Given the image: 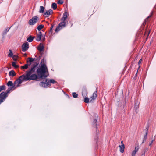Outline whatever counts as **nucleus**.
<instances>
[{"instance_id":"obj_1","label":"nucleus","mask_w":156,"mask_h":156,"mask_svg":"<svg viewBox=\"0 0 156 156\" xmlns=\"http://www.w3.org/2000/svg\"><path fill=\"white\" fill-rule=\"evenodd\" d=\"M37 65L38 64L37 63L34 65L30 70L27 71L25 75L27 81L28 80H35L38 78L36 74L31 75L32 73L35 71V68Z\"/></svg>"},{"instance_id":"obj_2","label":"nucleus","mask_w":156,"mask_h":156,"mask_svg":"<svg viewBox=\"0 0 156 156\" xmlns=\"http://www.w3.org/2000/svg\"><path fill=\"white\" fill-rule=\"evenodd\" d=\"M47 70L46 66L44 63L41 64L40 68L37 69V72L40 78H45L47 76L45 74Z\"/></svg>"},{"instance_id":"obj_3","label":"nucleus","mask_w":156,"mask_h":156,"mask_svg":"<svg viewBox=\"0 0 156 156\" xmlns=\"http://www.w3.org/2000/svg\"><path fill=\"white\" fill-rule=\"evenodd\" d=\"M23 81H27L24 74L20 76L18 79L15 81L14 83V85L12 87L14 88V89L16 88L19 86L20 84H21Z\"/></svg>"},{"instance_id":"obj_4","label":"nucleus","mask_w":156,"mask_h":156,"mask_svg":"<svg viewBox=\"0 0 156 156\" xmlns=\"http://www.w3.org/2000/svg\"><path fill=\"white\" fill-rule=\"evenodd\" d=\"M13 87H9L6 90L5 92H2L0 94V104L4 101L5 98L8 96V94Z\"/></svg>"},{"instance_id":"obj_5","label":"nucleus","mask_w":156,"mask_h":156,"mask_svg":"<svg viewBox=\"0 0 156 156\" xmlns=\"http://www.w3.org/2000/svg\"><path fill=\"white\" fill-rule=\"evenodd\" d=\"M39 20V18L37 16H34L30 20L29 22V24L30 25H33Z\"/></svg>"},{"instance_id":"obj_6","label":"nucleus","mask_w":156,"mask_h":156,"mask_svg":"<svg viewBox=\"0 0 156 156\" xmlns=\"http://www.w3.org/2000/svg\"><path fill=\"white\" fill-rule=\"evenodd\" d=\"M40 85L42 87H47L50 86L48 79H46L45 82H42L40 83Z\"/></svg>"},{"instance_id":"obj_7","label":"nucleus","mask_w":156,"mask_h":156,"mask_svg":"<svg viewBox=\"0 0 156 156\" xmlns=\"http://www.w3.org/2000/svg\"><path fill=\"white\" fill-rule=\"evenodd\" d=\"M29 48V44L27 42L24 43L22 46V49L23 51L27 50Z\"/></svg>"},{"instance_id":"obj_8","label":"nucleus","mask_w":156,"mask_h":156,"mask_svg":"<svg viewBox=\"0 0 156 156\" xmlns=\"http://www.w3.org/2000/svg\"><path fill=\"white\" fill-rule=\"evenodd\" d=\"M139 148V146H138L135 147L134 150L132 152V156H135L136 153L138 151Z\"/></svg>"},{"instance_id":"obj_9","label":"nucleus","mask_w":156,"mask_h":156,"mask_svg":"<svg viewBox=\"0 0 156 156\" xmlns=\"http://www.w3.org/2000/svg\"><path fill=\"white\" fill-rule=\"evenodd\" d=\"M68 13L66 12L63 14V16L62 19V21H65L67 19Z\"/></svg>"},{"instance_id":"obj_10","label":"nucleus","mask_w":156,"mask_h":156,"mask_svg":"<svg viewBox=\"0 0 156 156\" xmlns=\"http://www.w3.org/2000/svg\"><path fill=\"white\" fill-rule=\"evenodd\" d=\"M42 36V34L41 32H39V34H38L36 37V40L37 41H39L41 40Z\"/></svg>"},{"instance_id":"obj_11","label":"nucleus","mask_w":156,"mask_h":156,"mask_svg":"<svg viewBox=\"0 0 156 156\" xmlns=\"http://www.w3.org/2000/svg\"><path fill=\"white\" fill-rule=\"evenodd\" d=\"M119 147L120 148V152L122 153H123L125 148L124 144H122V145H120L119 146Z\"/></svg>"},{"instance_id":"obj_12","label":"nucleus","mask_w":156,"mask_h":156,"mask_svg":"<svg viewBox=\"0 0 156 156\" xmlns=\"http://www.w3.org/2000/svg\"><path fill=\"white\" fill-rule=\"evenodd\" d=\"M146 133L144 135L142 143H144V142H145L146 141L147 138L148 129L146 128Z\"/></svg>"},{"instance_id":"obj_13","label":"nucleus","mask_w":156,"mask_h":156,"mask_svg":"<svg viewBox=\"0 0 156 156\" xmlns=\"http://www.w3.org/2000/svg\"><path fill=\"white\" fill-rule=\"evenodd\" d=\"M97 91H95L93 94L92 96L91 97V98H92V99L90 100V102L92 100L95 99L97 97Z\"/></svg>"},{"instance_id":"obj_14","label":"nucleus","mask_w":156,"mask_h":156,"mask_svg":"<svg viewBox=\"0 0 156 156\" xmlns=\"http://www.w3.org/2000/svg\"><path fill=\"white\" fill-rule=\"evenodd\" d=\"M16 74L15 71L13 70L10 71L9 73V76H15Z\"/></svg>"},{"instance_id":"obj_15","label":"nucleus","mask_w":156,"mask_h":156,"mask_svg":"<svg viewBox=\"0 0 156 156\" xmlns=\"http://www.w3.org/2000/svg\"><path fill=\"white\" fill-rule=\"evenodd\" d=\"M44 49V46L43 45V44H42L41 43L40 44V45L38 47V50L39 51H41L43 50Z\"/></svg>"},{"instance_id":"obj_16","label":"nucleus","mask_w":156,"mask_h":156,"mask_svg":"<svg viewBox=\"0 0 156 156\" xmlns=\"http://www.w3.org/2000/svg\"><path fill=\"white\" fill-rule=\"evenodd\" d=\"M62 22H61L59 24V26L61 27V28L65 27V26L66 22L65 21H62Z\"/></svg>"},{"instance_id":"obj_17","label":"nucleus","mask_w":156,"mask_h":156,"mask_svg":"<svg viewBox=\"0 0 156 156\" xmlns=\"http://www.w3.org/2000/svg\"><path fill=\"white\" fill-rule=\"evenodd\" d=\"M155 141V136H152L151 139L150 141L149 144V145L151 146L152 143L154 142Z\"/></svg>"},{"instance_id":"obj_18","label":"nucleus","mask_w":156,"mask_h":156,"mask_svg":"<svg viewBox=\"0 0 156 156\" xmlns=\"http://www.w3.org/2000/svg\"><path fill=\"white\" fill-rule=\"evenodd\" d=\"M34 38V37H32V36H30L27 39V41L29 42H31Z\"/></svg>"},{"instance_id":"obj_19","label":"nucleus","mask_w":156,"mask_h":156,"mask_svg":"<svg viewBox=\"0 0 156 156\" xmlns=\"http://www.w3.org/2000/svg\"><path fill=\"white\" fill-rule=\"evenodd\" d=\"M44 9L45 8L43 6H40V9L39 12L40 13H43L44 11Z\"/></svg>"},{"instance_id":"obj_20","label":"nucleus","mask_w":156,"mask_h":156,"mask_svg":"<svg viewBox=\"0 0 156 156\" xmlns=\"http://www.w3.org/2000/svg\"><path fill=\"white\" fill-rule=\"evenodd\" d=\"M7 85L8 86L13 87L14 85V83L13 84V83L12 81H9L7 83Z\"/></svg>"},{"instance_id":"obj_21","label":"nucleus","mask_w":156,"mask_h":156,"mask_svg":"<svg viewBox=\"0 0 156 156\" xmlns=\"http://www.w3.org/2000/svg\"><path fill=\"white\" fill-rule=\"evenodd\" d=\"M51 7L54 10H55L57 8V5L55 3H53L51 5Z\"/></svg>"},{"instance_id":"obj_22","label":"nucleus","mask_w":156,"mask_h":156,"mask_svg":"<svg viewBox=\"0 0 156 156\" xmlns=\"http://www.w3.org/2000/svg\"><path fill=\"white\" fill-rule=\"evenodd\" d=\"M48 82L50 84V85L51 83H56V81H55L54 79H48Z\"/></svg>"},{"instance_id":"obj_23","label":"nucleus","mask_w":156,"mask_h":156,"mask_svg":"<svg viewBox=\"0 0 156 156\" xmlns=\"http://www.w3.org/2000/svg\"><path fill=\"white\" fill-rule=\"evenodd\" d=\"M50 15L48 11H46L44 14V16L46 17H48Z\"/></svg>"},{"instance_id":"obj_24","label":"nucleus","mask_w":156,"mask_h":156,"mask_svg":"<svg viewBox=\"0 0 156 156\" xmlns=\"http://www.w3.org/2000/svg\"><path fill=\"white\" fill-rule=\"evenodd\" d=\"M44 27V26L43 25H40L37 27V29L39 31H40Z\"/></svg>"},{"instance_id":"obj_25","label":"nucleus","mask_w":156,"mask_h":156,"mask_svg":"<svg viewBox=\"0 0 156 156\" xmlns=\"http://www.w3.org/2000/svg\"><path fill=\"white\" fill-rule=\"evenodd\" d=\"M87 94V91L86 90H83L82 93V95L83 97H85Z\"/></svg>"},{"instance_id":"obj_26","label":"nucleus","mask_w":156,"mask_h":156,"mask_svg":"<svg viewBox=\"0 0 156 156\" xmlns=\"http://www.w3.org/2000/svg\"><path fill=\"white\" fill-rule=\"evenodd\" d=\"M5 89V85H2L0 86V92L3 90Z\"/></svg>"},{"instance_id":"obj_27","label":"nucleus","mask_w":156,"mask_h":156,"mask_svg":"<svg viewBox=\"0 0 156 156\" xmlns=\"http://www.w3.org/2000/svg\"><path fill=\"white\" fill-rule=\"evenodd\" d=\"M61 29V27L58 25L56 27L55 30V31L56 32H58Z\"/></svg>"},{"instance_id":"obj_28","label":"nucleus","mask_w":156,"mask_h":156,"mask_svg":"<svg viewBox=\"0 0 156 156\" xmlns=\"http://www.w3.org/2000/svg\"><path fill=\"white\" fill-rule=\"evenodd\" d=\"M9 53L8 55V56L9 57H11L13 55V53L12 50L10 49L9 50Z\"/></svg>"},{"instance_id":"obj_29","label":"nucleus","mask_w":156,"mask_h":156,"mask_svg":"<svg viewBox=\"0 0 156 156\" xmlns=\"http://www.w3.org/2000/svg\"><path fill=\"white\" fill-rule=\"evenodd\" d=\"M12 66L15 68H17L18 67V66L16 65V63L14 62H13L12 63Z\"/></svg>"},{"instance_id":"obj_30","label":"nucleus","mask_w":156,"mask_h":156,"mask_svg":"<svg viewBox=\"0 0 156 156\" xmlns=\"http://www.w3.org/2000/svg\"><path fill=\"white\" fill-rule=\"evenodd\" d=\"M9 30V28L8 27L6 28L4 30V32L3 33V35H5L6 33L8 32Z\"/></svg>"},{"instance_id":"obj_31","label":"nucleus","mask_w":156,"mask_h":156,"mask_svg":"<svg viewBox=\"0 0 156 156\" xmlns=\"http://www.w3.org/2000/svg\"><path fill=\"white\" fill-rule=\"evenodd\" d=\"M84 101L85 102L88 103L89 102V99L88 98L85 97L84 98Z\"/></svg>"},{"instance_id":"obj_32","label":"nucleus","mask_w":156,"mask_h":156,"mask_svg":"<svg viewBox=\"0 0 156 156\" xmlns=\"http://www.w3.org/2000/svg\"><path fill=\"white\" fill-rule=\"evenodd\" d=\"M21 68L22 69H27L28 68V66L27 65V64H26L23 66H21Z\"/></svg>"},{"instance_id":"obj_33","label":"nucleus","mask_w":156,"mask_h":156,"mask_svg":"<svg viewBox=\"0 0 156 156\" xmlns=\"http://www.w3.org/2000/svg\"><path fill=\"white\" fill-rule=\"evenodd\" d=\"M72 95L74 98H76L77 97L78 94L75 92H73L72 93Z\"/></svg>"},{"instance_id":"obj_34","label":"nucleus","mask_w":156,"mask_h":156,"mask_svg":"<svg viewBox=\"0 0 156 156\" xmlns=\"http://www.w3.org/2000/svg\"><path fill=\"white\" fill-rule=\"evenodd\" d=\"M28 58L29 59V60L28 61L31 63L34 60V59L32 58Z\"/></svg>"},{"instance_id":"obj_35","label":"nucleus","mask_w":156,"mask_h":156,"mask_svg":"<svg viewBox=\"0 0 156 156\" xmlns=\"http://www.w3.org/2000/svg\"><path fill=\"white\" fill-rule=\"evenodd\" d=\"M58 4H62L63 3V1L62 0H59L57 2Z\"/></svg>"},{"instance_id":"obj_36","label":"nucleus","mask_w":156,"mask_h":156,"mask_svg":"<svg viewBox=\"0 0 156 156\" xmlns=\"http://www.w3.org/2000/svg\"><path fill=\"white\" fill-rule=\"evenodd\" d=\"M96 122H97V120L96 119H94V121H93V123H94V125L95 124V126H96V127L97 128V125L96 124Z\"/></svg>"},{"instance_id":"obj_37","label":"nucleus","mask_w":156,"mask_h":156,"mask_svg":"<svg viewBox=\"0 0 156 156\" xmlns=\"http://www.w3.org/2000/svg\"><path fill=\"white\" fill-rule=\"evenodd\" d=\"M13 59L15 60L16 61L17 60V56L16 55H14L12 57Z\"/></svg>"},{"instance_id":"obj_38","label":"nucleus","mask_w":156,"mask_h":156,"mask_svg":"<svg viewBox=\"0 0 156 156\" xmlns=\"http://www.w3.org/2000/svg\"><path fill=\"white\" fill-rule=\"evenodd\" d=\"M48 11L50 15L53 13L52 10L51 9L49 10Z\"/></svg>"},{"instance_id":"obj_39","label":"nucleus","mask_w":156,"mask_h":156,"mask_svg":"<svg viewBox=\"0 0 156 156\" xmlns=\"http://www.w3.org/2000/svg\"><path fill=\"white\" fill-rule=\"evenodd\" d=\"M31 62H30L28 61H27V64L28 66H30L31 65Z\"/></svg>"},{"instance_id":"obj_40","label":"nucleus","mask_w":156,"mask_h":156,"mask_svg":"<svg viewBox=\"0 0 156 156\" xmlns=\"http://www.w3.org/2000/svg\"><path fill=\"white\" fill-rule=\"evenodd\" d=\"M142 61V59H140L139 61L138 62V64L139 65L140 64Z\"/></svg>"},{"instance_id":"obj_41","label":"nucleus","mask_w":156,"mask_h":156,"mask_svg":"<svg viewBox=\"0 0 156 156\" xmlns=\"http://www.w3.org/2000/svg\"><path fill=\"white\" fill-rule=\"evenodd\" d=\"M53 25H52V26H51V29H50V31L51 32V30L53 28Z\"/></svg>"},{"instance_id":"obj_42","label":"nucleus","mask_w":156,"mask_h":156,"mask_svg":"<svg viewBox=\"0 0 156 156\" xmlns=\"http://www.w3.org/2000/svg\"><path fill=\"white\" fill-rule=\"evenodd\" d=\"M121 143L122 144L121 145H122V144H124L123 143V141H122L121 142Z\"/></svg>"},{"instance_id":"obj_43","label":"nucleus","mask_w":156,"mask_h":156,"mask_svg":"<svg viewBox=\"0 0 156 156\" xmlns=\"http://www.w3.org/2000/svg\"><path fill=\"white\" fill-rule=\"evenodd\" d=\"M44 59H42V60H41V63H42L43 62H44Z\"/></svg>"},{"instance_id":"obj_44","label":"nucleus","mask_w":156,"mask_h":156,"mask_svg":"<svg viewBox=\"0 0 156 156\" xmlns=\"http://www.w3.org/2000/svg\"><path fill=\"white\" fill-rule=\"evenodd\" d=\"M151 15L152 14H151V16H148V17L147 18V19H148V18H150L151 16Z\"/></svg>"},{"instance_id":"obj_45","label":"nucleus","mask_w":156,"mask_h":156,"mask_svg":"<svg viewBox=\"0 0 156 156\" xmlns=\"http://www.w3.org/2000/svg\"><path fill=\"white\" fill-rule=\"evenodd\" d=\"M24 56H26V55H27V54H24Z\"/></svg>"},{"instance_id":"obj_46","label":"nucleus","mask_w":156,"mask_h":156,"mask_svg":"<svg viewBox=\"0 0 156 156\" xmlns=\"http://www.w3.org/2000/svg\"><path fill=\"white\" fill-rule=\"evenodd\" d=\"M46 23H47V24H48V25H49V23H48V22H47Z\"/></svg>"},{"instance_id":"obj_47","label":"nucleus","mask_w":156,"mask_h":156,"mask_svg":"<svg viewBox=\"0 0 156 156\" xmlns=\"http://www.w3.org/2000/svg\"><path fill=\"white\" fill-rule=\"evenodd\" d=\"M149 33H150V32H149L148 34H149Z\"/></svg>"}]
</instances>
